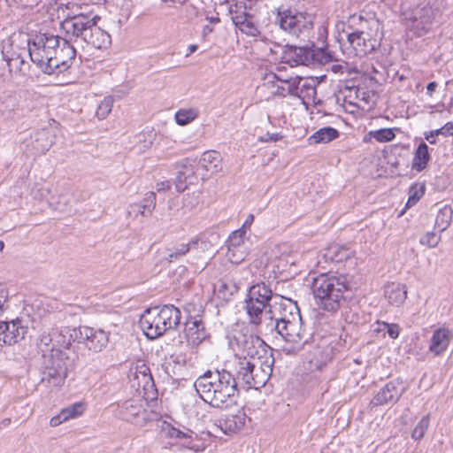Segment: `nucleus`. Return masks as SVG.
<instances>
[{
  "mask_svg": "<svg viewBox=\"0 0 453 453\" xmlns=\"http://www.w3.org/2000/svg\"><path fill=\"white\" fill-rule=\"evenodd\" d=\"M313 359L310 362L317 368H320L330 359V353L327 349L322 350L320 348H317L313 351Z\"/></svg>",
  "mask_w": 453,
  "mask_h": 453,
  "instance_id": "nucleus-45",
  "label": "nucleus"
},
{
  "mask_svg": "<svg viewBox=\"0 0 453 453\" xmlns=\"http://www.w3.org/2000/svg\"><path fill=\"white\" fill-rule=\"evenodd\" d=\"M291 252V247L288 243H280L275 245L272 250V256L274 258L285 261L286 264L293 265L295 262L290 258Z\"/></svg>",
  "mask_w": 453,
  "mask_h": 453,
  "instance_id": "nucleus-38",
  "label": "nucleus"
},
{
  "mask_svg": "<svg viewBox=\"0 0 453 453\" xmlns=\"http://www.w3.org/2000/svg\"><path fill=\"white\" fill-rule=\"evenodd\" d=\"M297 98H300L303 102H304L305 100L314 101L317 92L315 87V81L313 79L302 78V81L297 85Z\"/></svg>",
  "mask_w": 453,
  "mask_h": 453,
  "instance_id": "nucleus-32",
  "label": "nucleus"
},
{
  "mask_svg": "<svg viewBox=\"0 0 453 453\" xmlns=\"http://www.w3.org/2000/svg\"><path fill=\"white\" fill-rule=\"evenodd\" d=\"M27 326L19 319L11 321L0 322V346L2 344H14L24 339Z\"/></svg>",
  "mask_w": 453,
  "mask_h": 453,
  "instance_id": "nucleus-16",
  "label": "nucleus"
},
{
  "mask_svg": "<svg viewBox=\"0 0 453 453\" xmlns=\"http://www.w3.org/2000/svg\"><path fill=\"white\" fill-rule=\"evenodd\" d=\"M381 325L384 328L388 329V334L392 339H396L399 336L400 329L398 325L386 322H383Z\"/></svg>",
  "mask_w": 453,
  "mask_h": 453,
  "instance_id": "nucleus-53",
  "label": "nucleus"
},
{
  "mask_svg": "<svg viewBox=\"0 0 453 453\" xmlns=\"http://www.w3.org/2000/svg\"><path fill=\"white\" fill-rule=\"evenodd\" d=\"M370 136L379 142H388L395 139V134L391 128H381L375 131H370Z\"/></svg>",
  "mask_w": 453,
  "mask_h": 453,
  "instance_id": "nucleus-42",
  "label": "nucleus"
},
{
  "mask_svg": "<svg viewBox=\"0 0 453 453\" xmlns=\"http://www.w3.org/2000/svg\"><path fill=\"white\" fill-rule=\"evenodd\" d=\"M440 241L441 235L434 232H427L420 238L419 242L427 248H435L439 244Z\"/></svg>",
  "mask_w": 453,
  "mask_h": 453,
  "instance_id": "nucleus-49",
  "label": "nucleus"
},
{
  "mask_svg": "<svg viewBox=\"0 0 453 453\" xmlns=\"http://www.w3.org/2000/svg\"><path fill=\"white\" fill-rule=\"evenodd\" d=\"M170 437L184 440L183 445L195 452H199L203 449V444L197 439V435L191 430L187 432L180 431L174 427L170 428L168 432Z\"/></svg>",
  "mask_w": 453,
  "mask_h": 453,
  "instance_id": "nucleus-26",
  "label": "nucleus"
},
{
  "mask_svg": "<svg viewBox=\"0 0 453 453\" xmlns=\"http://www.w3.org/2000/svg\"><path fill=\"white\" fill-rule=\"evenodd\" d=\"M246 414L240 410L235 414L227 415L219 420V428L226 434L240 431L245 425Z\"/></svg>",
  "mask_w": 453,
  "mask_h": 453,
  "instance_id": "nucleus-24",
  "label": "nucleus"
},
{
  "mask_svg": "<svg viewBox=\"0 0 453 453\" xmlns=\"http://www.w3.org/2000/svg\"><path fill=\"white\" fill-rule=\"evenodd\" d=\"M384 296L389 303L398 307L407 297V288L404 284L397 282L388 283L385 287Z\"/></svg>",
  "mask_w": 453,
  "mask_h": 453,
  "instance_id": "nucleus-25",
  "label": "nucleus"
},
{
  "mask_svg": "<svg viewBox=\"0 0 453 453\" xmlns=\"http://www.w3.org/2000/svg\"><path fill=\"white\" fill-rule=\"evenodd\" d=\"M184 333L188 344L192 346L199 345L207 336L203 323L196 318L187 320Z\"/></svg>",
  "mask_w": 453,
  "mask_h": 453,
  "instance_id": "nucleus-21",
  "label": "nucleus"
},
{
  "mask_svg": "<svg viewBox=\"0 0 453 453\" xmlns=\"http://www.w3.org/2000/svg\"><path fill=\"white\" fill-rule=\"evenodd\" d=\"M372 30H357L353 33H346V30L338 31V36L344 35L350 47L357 55L363 56L373 51L379 46V41L370 33Z\"/></svg>",
  "mask_w": 453,
  "mask_h": 453,
  "instance_id": "nucleus-14",
  "label": "nucleus"
},
{
  "mask_svg": "<svg viewBox=\"0 0 453 453\" xmlns=\"http://www.w3.org/2000/svg\"><path fill=\"white\" fill-rule=\"evenodd\" d=\"M142 206H143V203H133V204H130L129 206V211H128V213H132V212H134L135 215L137 214H141L142 216H145L147 215L148 213H142Z\"/></svg>",
  "mask_w": 453,
  "mask_h": 453,
  "instance_id": "nucleus-56",
  "label": "nucleus"
},
{
  "mask_svg": "<svg viewBox=\"0 0 453 453\" xmlns=\"http://www.w3.org/2000/svg\"><path fill=\"white\" fill-rule=\"evenodd\" d=\"M428 426H429V416L426 415V416L423 417L418 421L417 426L414 427L412 434H411V438L415 441H420L424 437V435L428 428Z\"/></svg>",
  "mask_w": 453,
  "mask_h": 453,
  "instance_id": "nucleus-43",
  "label": "nucleus"
},
{
  "mask_svg": "<svg viewBox=\"0 0 453 453\" xmlns=\"http://www.w3.org/2000/svg\"><path fill=\"white\" fill-rule=\"evenodd\" d=\"M79 334L83 336L82 344L94 353L101 352L109 342L108 334L102 329L81 326Z\"/></svg>",
  "mask_w": 453,
  "mask_h": 453,
  "instance_id": "nucleus-17",
  "label": "nucleus"
},
{
  "mask_svg": "<svg viewBox=\"0 0 453 453\" xmlns=\"http://www.w3.org/2000/svg\"><path fill=\"white\" fill-rule=\"evenodd\" d=\"M199 165L203 170L216 174L222 170V157L216 150L205 151L200 158Z\"/></svg>",
  "mask_w": 453,
  "mask_h": 453,
  "instance_id": "nucleus-27",
  "label": "nucleus"
},
{
  "mask_svg": "<svg viewBox=\"0 0 453 453\" xmlns=\"http://www.w3.org/2000/svg\"><path fill=\"white\" fill-rule=\"evenodd\" d=\"M64 41L58 35L49 32L39 33L35 37L28 40V52L31 61L42 71L48 69L50 65H47L49 60L56 54V50Z\"/></svg>",
  "mask_w": 453,
  "mask_h": 453,
  "instance_id": "nucleus-7",
  "label": "nucleus"
},
{
  "mask_svg": "<svg viewBox=\"0 0 453 453\" xmlns=\"http://www.w3.org/2000/svg\"><path fill=\"white\" fill-rule=\"evenodd\" d=\"M253 221H254V215L253 214H249L247 219H246V220L242 224V227L239 228L238 230H243L244 235H246V231H247L248 228L250 227V226L252 225Z\"/></svg>",
  "mask_w": 453,
  "mask_h": 453,
  "instance_id": "nucleus-57",
  "label": "nucleus"
},
{
  "mask_svg": "<svg viewBox=\"0 0 453 453\" xmlns=\"http://www.w3.org/2000/svg\"><path fill=\"white\" fill-rule=\"evenodd\" d=\"M195 170L191 165L184 164L181 169L178 171L175 178L174 185L178 192H183L191 183V179L194 178Z\"/></svg>",
  "mask_w": 453,
  "mask_h": 453,
  "instance_id": "nucleus-30",
  "label": "nucleus"
},
{
  "mask_svg": "<svg viewBox=\"0 0 453 453\" xmlns=\"http://www.w3.org/2000/svg\"><path fill=\"white\" fill-rule=\"evenodd\" d=\"M274 23L280 28H309L313 27V17L311 14L299 12L295 9L279 8L273 12Z\"/></svg>",
  "mask_w": 453,
  "mask_h": 453,
  "instance_id": "nucleus-11",
  "label": "nucleus"
},
{
  "mask_svg": "<svg viewBox=\"0 0 453 453\" xmlns=\"http://www.w3.org/2000/svg\"><path fill=\"white\" fill-rule=\"evenodd\" d=\"M75 56L76 50L74 47L64 39L61 45L56 50V54L47 63L50 66L48 69H43L42 72L48 75L64 73L71 67Z\"/></svg>",
  "mask_w": 453,
  "mask_h": 453,
  "instance_id": "nucleus-13",
  "label": "nucleus"
},
{
  "mask_svg": "<svg viewBox=\"0 0 453 453\" xmlns=\"http://www.w3.org/2000/svg\"><path fill=\"white\" fill-rule=\"evenodd\" d=\"M63 422H65V419H64V416L62 412L60 411L57 416H54L50 420V425L52 427H56L62 424Z\"/></svg>",
  "mask_w": 453,
  "mask_h": 453,
  "instance_id": "nucleus-54",
  "label": "nucleus"
},
{
  "mask_svg": "<svg viewBox=\"0 0 453 453\" xmlns=\"http://www.w3.org/2000/svg\"><path fill=\"white\" fill-rule=\"evenodd\" d=\"M53 339H54V346L56 348H65V349H68V342L66 334L64 332V327H54L53 328Z\"/></svg>",
  "mask_w": 453,
  "mask_h": 453,
  "instance_id": "nucleus-47",
  "label": "nucleus"
},
{
  "mask_svg": "<svg viewBox=\"0 0 453 453\" xmlns=\"http://www.w3.org/2000/svg\"><path fill=\"white\" fill-rule=\"evenodd\" d=\"M171 188V184L169 180H164L161 182H157L156 188L157 192H165L169 190Z\"/></svg>",
  "mask_w": 453,
  "mask_h": 453,
  "instance_id": "nucleus-58",
  "label": "nucleus"
},
{
  "mask_svg": "<svg viewBox=\"0 0 453 453\" xmlns=\"http://www.w3.org/2000/svg\"><path fill=\"white\" fill-rule=\"evenodd\" d=\"M269 320L284 343L281 351L288 356L298 354L307 342L306 331L296 303L284 296H276L270 304Z\"/></svg>",
  "mask_w": 453,
  "mask_h": 453,
  "instance_id": "nucleus-1",
  "label": "nucleus"
},
{
  "mask_svg": "<svg viewBox=\"0 0 453 453\" xmlns=\"http://www.w3.org/2000/svg\"><path fill=\"white\" fill-rule=\"evenodd\" d=\"M189 251L190 250H189V247H188V243H180L175 247L174 250L168 253L167 259L170 262H172L173 260H177L180 257L185 256Z\"/></svg>",
  "mask_w": 453,
  "mask_h": 453,
  "instance_id": "nucleus-51",
  "label": "nucleus"
},
{
  "mask_svg": "<svg viewBox=\"0 0 453 453\" xmlns=\"http://www.w3.org/2000/svg\"><path fill=\"white\" fill-rule=\"evenodd\" d=\"M38 347L43 354L49 353L51 348H56V346H54L53 328H51L50 331L42 333L39 338Z\"/></svg>",
  "mask_w": 453,
  "mask_h": 453,
  "instance_id": "nucleus-39",
  "label": "nucleus"
},
{
  "mask_svg": "<svg viewBox=\"0 0 453 453\" xmlns=\"http://www.w3.org/2000/svg\"><path fill=\"white\" fill-rule=\"evenodd\" d=\"M364 22L367 23L370 28L379 26V20L375 18L373 13L361 12L359 15H350L348 17L347 21H342L343 27L347 26L349 28L354 27H364Z\"/></svg>",
  "mask_w": 453,
  "mask_h": 453,
  "instance_id": "nucleus-29",
  "label": "nucleus"
},
{
  "mask_svg": "<svg viewBox=\"0 0 453 453\" xmlns=\"http://www.w3.org/2000/svg\"><path fill=\"white\" fill-rule=\"evenodd\" d=\"M81 330V326L79 327H69L64 326V332L66 334L68 348L71 346L72 342H78L82 344V335H80L79 332Z\"/></svg>",
  "mask_w": 453,
  "mask_h": 453,
  "instance_id": "nucleus-48",
  "label": "nucleus"
},
{
  "mask_svg": "<svg viewBox=\"0 0 453 453\" xmlns=\"http://www.w3.org/2000/svg\"><path fill=\"white\" fill-rule=\"evenodd\" d=\"M181 312L173 304L147 309L140 318V326L150 339L162 336L174 329L180 321Z\"/></svg>",
  "mask_w": 453,
  "mask_h": 453,
  "instance_id": "nucleus-4",
  "label": "nucleus"
},
{
  "mask_svg": "<svg viewBox=\"0 0 453 453\" xmlns=\"http://www.w3.org/2000/svg\"><path fill=\"white\" fill-rule=\"evenodd\" d=\"M453 339V332L447 327H440L434 331L430 340L429 351L440 356L446 351Z\"/></svg>",
  "mask_w": 453,
  "mask_h": 453,
  "instance_id": "nucleus-19",
  "label": "nucleus"
},
{
  "mask_svg": "<svg viewBox=\"0 0 453 453\" xmlns=\"http://www.w3.org/2000/svg\"><path fill=\"white\" fill-rule=\"evenodd\" d=\"M50 193V190L49 188H41L37 190L36 196H39L41 199H46Z\"/></svg>",
  "mask_w": 453,
  "mask_h": 453,
  "instance_id": "nucleus-61",
  "label": "nucleus"
},
{
  "mask_svg": "<svg viewBox=\"0 0 453 453\" xmlns=\"http://www.w3.org/2000/svg\"><path fill=\"white\" fill-rule=\"evenodd\" d=\"M57 127L49 126L39 129L30 134L23 144L29 153L33 155H42L48 151L55 143Z\"/></svg>",
  "mask_w": 453,
  "mask_h": 453,
  "instance_id": "nucleus-12",
  "label": "nucleus"
},
{
  "mask_svg": "<svg viewBox=\"0 0 453 453\" xmlns=\"http://www.w3.org/2000/svg\"><path fill=\"white\" fill-rule=\"evenodd\" d=\"M280 139V135L278 134H266L265 136L260 138L261 142H277Z\"/></svg>",
  "mask_w": 453,
  "mask_h": 453,
  "instance_id": "nucleus-59",
  "label": "nucleus"
},
{
  "mask_svg": "<svg viewBox=\"0 0 453 453\" xmlns=\"http://www.w3.org/2000/svg\"><path fill=\"white\" fill-rule=\"evenodd\" d=\"M98 19H100L98 16L88 19L83 15L70 17L69 13H67L64 20L59 22V26L60 28H92L96 25V20Z\"/></svg>",
  "mask_w": 453,
  "mask_h": 453,
  "instance_id": "nucleus-28",
  "label": "nucleus"
},
{
  "mask_svg": "<svg viewBox=\"0 0 453 453\" xmlns=\"http://www.w3.org/2000/svg\"><path fill=\"white\" fill-rule=\"evenodd\" d=\"M73 35L83 37L96 49H105L111 43V35L106 30H73Z\"/></svg>",
  "mask_w": 453,
  "mask_h": 453,
  "instance_id": "nucleus-20",
  "label": "nucleus"
},
{
  "mask_svg": "<svg viewBox=\"0 0 453 453\" xmlns=\"http://www.w3.org/2000/svg\"><path fill=\"white\" fill-rule=\"evenodd\" d=\"M400 384L395 381L387 383L373 397L372 403L374 405H382L396 402L402 395L403 389L399 388Z\"/></svg>",
  "mask_w": 453,
  "mask_h": 453,
  "instance_id": "nucleus-22",
  "label": "nucleus"
},
{
  "mask_svg": "<svg viewBox=\"0 0 453 453\" xmlns=\"http://www.w3.org/2000/svg\"><path fill=\"white\" fill-rule=\"evenodd\" d=\"M9 68V73L27 74L29 64L20 55L13 54L11 58H4Z\"/></svg>",
  "mask_w": 453,
  "mask_h": 453,
  "instance_id": "nucleus-34",
  "label": "nucleus"
},
{
  "mask_svg": "<svg viewBox=\"0 0 453 453\" xmlns=\"http://www.w3.org/2000/svg\"><path fill=\"white\" fill-rule=\"evenodd\" d=\"M238 348V361L236 363V381L242 382L249 388L264 387L272 373V364L261 360L259 355L263 341L252 334H239L234 336Z\"/></svg>",
  "mask_w": 453,
  "mask_h": 453,
  "instance_id": "nucleus-2",
  "label": "nucleus"
},
{
  "mask_svg": "<svg viewBox=\"0 0 453 453\" xmlns=\"http://www.w3.org/2000/svg\"><path fill=\"white\" fill-rule=\"evenodd\" d=\"M63 422H65V419H64V416L62 412L60 411L57 416H54L50 420V425L52 427H56L62 424Z\"/></svg>",
  "mask_w": 453,
  "mask_h": 453,
  "instance_id": "nucleus-55",
  "label": "nucleus"
},
{
  "mask_svg": "<svg viewBox=\"0 0 453 453\" xmlns=\"http://www.w3.org/2000/svg\"><path fill=\"white\" fill-rule=\"evenodd\" d=\"M135 378L138 380L139 385L142 383L144 390H147L149 387H153V380L150 369L144 364L136 367Z\"/></svg>",
  "mask_w": 453,
  "mask_h": 453,
  "instance_id": "nucleus-37",
  "label": "nucleus"
},
{
  "mask_svg": "<svg viewBox=\"0 0 453 453\" xmlns=\"http://www.w3.org/2000/svg\"><path fill=\"white\" fill-rule=\"evenodd\" d=\"M7 301V291L0 288V313L4 311V305Z\"/></svg>",
  "mask_w": 453,
  "mask_h": 453,
  "instance_id": "nucleus-60",
  "label": "nucleus"
},
{
  "mask_svg": "<svg viewBox=\"0 0 453 453\" xmlns=\"http://www.w3.org/2000/svg\"><path fill=\"white\" fill-rule=\"evenodd\" d=\"M113 98L111 96H105L98 104L96 115L99 119H104L111 113L113 106Z\"/></svg>",
  "mask_w": 453,
  "mask_h": 453,
  "instance_id": "nucleus-41",
  "label": "nucleus"
},
{
  "mask_svg": "<svg viewBox=\"0 0 453 453\" xmlns=\"http://www.w3.org/2000/svg\"><path fill=\"white\" fill-rule=\"evenodd\" d=\"M348 289L343 279L327 274H320L312 282V293L317 304L327 311H336Z\"/></svg>",
  "mask_w": 453,
  "mask_h": 453,
  "instance_id": "nucleus-5",
  "label": "nucleus"
},
{
  "mask_svg": "<svg viewBox=\"0 0 453 453\" xmlns=\"http://www.w3.org/2000/svg\"><path fill=\"white\" fill-rule=\"evenodd\" d=\"M198 116L199 111L196 108H187L177 111L174 119L178 125L186 126L195 120Z\"/></svg>",
  "mask_w": 453,
  "mask_h": 453,
  "instance_id": "nucleus-36",
  "label": "nucleus"
},
{
  "mask_svg": "<svg viewBox=\"0 0 453 453\" xmlns=\"http://www.w3.org/2000/svg\"><path fill=\"white\" fill-rule=\"evenodd\" d=\"M211 246V244L209 241H207L206 239L200 237V236H196L195 238L191 239L188 242V247H189L190 251L209 250Z\"/></svg>",
  "mask_w": 453,
  "mask_h": 453,
  "instance_id": "nucleus-46",
  "label": "nucleus"
},
{
  "mask_svg": "<svg viewBox=\"0 0 453 453\" xmlns=\"http://www.w3.org/2000/svg\"><path fill=\"white\" fill-rule=\"evenodd\" d=\"M244 1L245 0H237L234 7L231 6V19L236 27L244 26L246 28H252L254 27L253 17L247 12V4ZM248 1L250 3L251 2V0Z\"/></svg>",
  "mask_w": 453,
  "mask_h": 453,
  "instance_id": "nucleus-23",
  "label": "nucleus"
},
{
  "mask_svg": "<svg viewBox=\"0 0 453 453\" xmlns=\"http://www.w3.org/2000/svg\"><path fill=\"white\" fill-rule=\"evenodd\" d=\"M436 136L437 135L434 134L433 131H431L429 134L425 135V138L429 143L434 144L436 143Z\"/></svg>",
  "mask_w": 453,
  "mask_h": 453,
  "instance_id": "nucleus-63",
  "label": "nucleus"
},
{
  "mask_svg": "<svg viewBox=\"0 0 453 453\" xmlns=\"http://www.w3.org/2000/svg\"><path fill=\"white\" fill-rule=\"evenodd\" d=\"M276 296L264 282L257 283L250 288L248 296L245 300V310L249 316L250 322L254 325H261L262 317L269 319L270 304Z\"/></svg>",
  "mask_w": 453,
  "mask_h": 453,
  "instance_id": "nucleus-6",
  "label": "nucleus"
},
{
  "mask_svg": "<svg viewBox=\"0 0 453 453\" xmlns=\"http://www.w3.org/2000/svg\"><path fill=\"white\" fill-rule=\"evenodd\" d=\"M339 136V132L331 127L319 129L309 138L310 144L327 143Z\"/></svg>",
  "mask_w": 453,
  "mask_h": 453,
  "instance_id": "nucleus-31",
  "label": "nucleus"
},
{
  "mask_svg": "<svg viewBox=\"0 0 453 453\" xmlns=\"http://www.w3.org/2000/svg\"><path fill=\"white\" fill-rule=\"evenodd\" d=\"M85 411L84 403L81 402L75 403L61 411L65 421L81 416Z\"/></svg>",
  "mask_w": 453,
  "mask_h": 453,
  "instance_id": "nucleus-40",
  "label": "nucleus"
},
{
  "mask_svg": "<svg viewBox=\"0 0 453 453\" xmlns=\"http://www.w3.org/2000/svg\"><path fill=\"white\" fill-rule=\"evenodd\" d=\"M301 81L302 78L297 75L289 78V80H282L278 78L275 73L268 72L263 76L262 88L270 89L273 96L280 97L290 96L296 97L298 92L297 85Z\"/></svg>",
  "mask_w": 453,
  "mask_h": 453,
  "instance_id": "nucleus-10",
  "label": "nucleus"
},
{
  "mask_svg": "<svg viewBox=\"0 0 453 453\" xmlns=\"http://www.w3.org/2000/svg\"><path fill=\"white\" fill-rule=\"evenodd\" d=\"M149 407L148 401L143 397L132 398L119 404L115 415L134 426H143L156 418V414Z\"/></svg>",
  "mask_w": 453,
  "mask_h": 453,
  "instance_id": "nucleus-9",
  "label": "nucleus"
},
{
  "mask_svg": "<svg viewBox=\"0 0 453 453\" xmlns=\"http://www.w3.org/2000/svg\"><path fill=\"white\" fill-rule=\"evenodd\" d=\"M194 387L200 397L214 408L226 409L236 403L237 382L226 370L207 371L196 380Z\"/></svg>",
  "mask_w": 453,
  "mask_h": 453,
  "instance_id": "nucleus-3",
  "label": "nucleus"
},
{
  "mask_svg": "<svg viewBox=\"0 0 453 453\" xmlns=\"http://www.w3.org/2000/svg\"><path fill=\"white\" fill-rule=\"evenodd\" d=\"M330 251L334 253V259L337 262L347 259L350 256V252L344 247L333 246L330 248Z\"/></svg>",
  "mask_w": 453,
  "mask_h": 453,
  "instance_id": "nucleus-52",
  "label": "nucleus"
},
{
  "mask_svg": "<svg viewBox=\"0 0 453 453\" xmlns=\"http://www.w3.org/2000/svg\"><path fill=\"white\" fill-rule=\"evenodd\" d=\"M226 257L232 264L242 263L249 253L243 230H235L226 242Z\"/></svg>",
  "mask_w": 453,
  "mask_h": 453,
  "instance_id": "nucleus-15",
  "label": "nucleus"
},
{
  "mask_svg": "<svg viewBox=\"0 0 453 453\" xmlns=\"http://www.w3.org/2000/svg\"><path fill=\"white\" fill-rule=\"evenodd\" d=\"M438 84L437 82L435 81H432V82H429L426 86V90H427V93L432 96V93L435 90V88H437Z\"/></svg>",
  "mask_w": 453,
  "mask_h": 453,
  "instance_id": "nucleus-64",
  "label": "nucleus"
},
{
  "mask_svg": "<svg viewBox=\"0 0 453 453\" xmlns=\"http://www.w3.org/2000/svg\"><path fill=\"white\" fill-rule=\"evenodd\" d=\"M156 207V194L154 192H148L143 198L142 213H152Z\"/></svg>",
  "mask_w": 453,
  "mask_h": 453,
  "instance_id": "nucleus-50",
  "label": "nucleus"
},
{
  "mask_svg": "<svg viewBox=\"0 0 453 453\" xmlns=\"http://www.w3.org/2000/svg\"><path fill=\"white\" fill-rule=\"evenodd\" d=\"M315 50L314 44L311 47L291 46L285 50L283 58L291 66L299 65L308 66L313 65L316 60Z\"/></svg>",
  "mask_w": 453,
  "mask_h": 453,
  "instance_id": "nucleus-18",
  "label": "nucleus"
},
{
  "mask_svg": "<svg viewBox=\"0 0 453 453\" xmlns=\"http://www.w3.org/2000/svg\"><path fill=\"white\" fill-rule=\"evenodd\" d=\"M425 193V186L422 184H416L411 187L409 191V199L407 201L406 206L411 207L413 206L424 195Z\"/></svg>",
  "mask_w": 453,
  "mask_h": 453,
  "instance_id": "nucleus-44",
  "label": "nucleus"
},
{
  "mask_svg": "<svg viewBox=\"0 0 453 453\" xmlns=\"http://www.w3.org/2000/svg\"><path fill=\"white\" fill-rule=\"evenodd\" d=\"M430 160V154L428 152V146L425 142H421L415 151L412 169L421 172L424 170Z\"/></svg>",
  "mask_w": 453,
  "mask_h": 453,
  "instance_id": "nucleus-33",
  "label": "nucleus"
},
{
  "mask_svg": "<svg viewBox=\"0 0 453 453\" xmlns=\"http://www.w3.org/2000/svg\"><path fill=\"white\" fill-rule=\"evenodd\" d=\"M444 136L453 135V122H448L443 126Z\"/></svg>",
  "mask_w": 453,
  "mask_h": 453,
  "instance_id": "nucleus-62",
  "label": "nucleus"
},
{
  "mask_svg": "<svg viewBox=\"0 0 453 453\" xmlns=\"http://www.w3.org/2000/svg\"><path fill=\"white\" fill-rule=\"evenodd\" d=\"M453 211L449 206L441 208L436 215L434 227L438 229L440 233L445 231L450 225L452 219Z\"/></svg>",
  "mask_w": 453,
  "mask_h": 453,
  "instance_id": "nucleus-35",
  "label": "nucleus"
},
{
  "mask_svg": "<svg viewBox=\"0 0 453 453\" xmlns=\"http://www.w3.org/2000/svg\"><path fill=\"white\" fill-rule=\"evenodd\" d=\"M70 365L71 360L66 350L51 348L49 353L43 354L44 371L42 381L53 387L60 386L67 376Z\"/></svg>",
  "mask_w": 453,
  "mask_h": 453,
  "instance_id": "nucleus-8",
  "label": "nucleus"
}]
</instances>
